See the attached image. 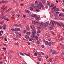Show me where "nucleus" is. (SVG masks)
Instances as JSON below:
<instances>
[{
    "instance_id": "49",
    "label": "nucleus",
    "mask_w": 64,
    "mask_h": 64,
    "mask_svg": "<svg viewBox=\"0 0 64 64\" xmlns=\"http://www.w3.org/2000/svg\"><path fill=\"white\" fill-rule=\"evenodd\" d=\"M14 15H13L12 17V18L14 19Z\"/></svg>"
},
{
    "instance_id": "13",
    "label": "nucleus",
    "mask_w": 64,
    "mask_h": 64,
    "mask_svg": "<svg viewBox=\"0 0 64 64\" xmlns=\"http://www.w3.org/2000/svg\"><path fill=\"white\" fill-rule=\"evenodd\" d=\"M14 56H10V59H14Z\"/></svg>"
},
{
    "instance_id": "29",
    "label": "nucleus",
    "mask_w": 64,
    "mask_h": 64,
    "mask_svg": "<svg viewBox=\"0 0 64 64\" xmlns=\"http://www.w3.org/2000/svg\"><path fill=\"white\" fill-rule=\"evenodd\" d=\"M16 17L17 18H18V17H19L20 16V15L19 14H17L16 16Z\"/></svg>"
},
{
    "instance_id": "28",
    "label": "nucleus",
    "mask_w": 64,
    "mask_h": 64,
    "mask_svg": "<svg viewBox=\"0 0 64 64\" xmlns=\"http://www.w3.org/2000/svg\"><path fill=\"white\" fill-rule=\"evenodd\" d=\"M42 2L43 4H44L45 3V1L44 0H42Z\"/></svg>"
},
{
    "instance_id": "39",
    "label": "nucleus",
    "mask_w": 64,
    "mask_h": 64,
    "mask_svg": "<svg viewBox=\"0 0 64 64\" xmlns=\"http://www.w3.org/2000/svg\"><path fill=\"white\" fill-rule=\"evenodd\" d=\"M64 55V53H62V54H61V56H62V57H63V56Z\"/></svg>"
},
{
    "instance_id": "23",
    "label": "nucleus",
    "mask_w": 64,
    "mask_h": 64,
    "mask_svg": "<svg viewBox=\"0 0 64 64\" xmlns=\"http://www.w3.org/2000/svg\"><path fill=\"white\" fill-rule=\"evenodd\" d=\"M40 11V10H39V9H38V8H36V12H39Z\"/></svg>"
},
{
    "instance_id": "38",
    "label": "nucleus",
    "mask_w": 64,
    "mask_h": 64,
    "mask_svg": "<svg viewBox=\"0 0 64 64\" xmlns=\"http://www.w3.org/2000/svg\"><path fill=\"white\" fill-rule=\"evenodd\" d=\"M55 10L56 11H59V8H56V10Z\"/></svg>"
},
{
    "instance_id": "19",
    "label": "nucleus",
    "mask_w": 64,
    "mask_h": 64,
    "mask_svg": "<svg viewBox=\"0 0 64 64\" xmlns=\"http://www.w3.org/2000/svg\"><path fill=\"white\" fill-rule=\"evenodd\" d=\"M14 26L16 27H19V25L16 24H14Z\"/></svg>"
},
{
    "instance_id": "46",
    "label": "nucleus",
    "mask_w": 64,
    "mask_h": 64,
    "mask_svg": "<svg viewBox=\"0 0 64 64\" xmlns=\"http://www.w3.org/2000/svg\"><path fill=\"white\" fill-rule=\"evenodd\" d=\"M4 24V22H0V24L2 25Z\"/></svg>"
},
{
    "instance_id": "14",
    "label": "nucleus",
    "mask_w": 64,
    "mask_h": 64,
    "mask_svg": "<svg viewBox=\"0 0 64 64\" xmlns=\"http://www.w3.org/2000/svg\"><path fill=\"white\" fill-rule=\"evenodd\" d=\"M47 4L48 6H50V2H49V1H48V2H47Z\"/></svg>"
},
{
    "instance_id": "42",
    "label": "nucleus",
    "mask_w": 64,
    "mask_h": 64,
    "mask_svg": "<svg viewBox=\"0 0 64 64\" xmlns=\"http://www.w3.org/2000/svg\"><path fill=\"white\" fill-rule=\"evenodd\" d=\"M53 51L54 50H50V53H52V52H53Z\"/></svg>"
},
{
    "instance_id": "10",
    "label": "nucleus",
    "mask_w": 64,
    "mask_h": 64,
    "mask_svg": "<svg viewBox=\"0 0 64 64\" xmlns=\"http://www.w3.org/2000/svg\"><path fill=\"white\" fill-rule=\"evenodd\" d=\"M52 44V43H51V42H49V44H48V46H51V45Z\"/></svg>"
},
{
    "instance_id": "33",
    "label": "nucleus",
    "mask_w": 64,
    "mask_h": 64,
    "mask_svg": "<svg viewBox=\"0 0 64 64\" xmlns=\"http://www.w3.org/2000/svg\"><path fill=\"white\" fill-rule=\"evenodd\" d=\"M46 45H48V44H49V42H48V41L46 42Z\"/></svg>"
},
{
    "instance_id": "47",
    "label": "nucleus",
    "mask_w": 64,
    "mask_h": 64,
    "mask_svg": "<svg viewBox=\"0 0 64 64\" xmlns=\"http://www.w3.org/2000/svg\"><path fill=\"white\" fill-rule=\"evenodd\" d=\"M5 1H1L0 2H1L2 3H4Z\"/></svg>"
},
{
    "instance_id": "1",
    "label": "nucleus",
    "mask_w": 64,
    "mask_h": 64,
    "mask_svg": "<svg viewBox=\"0 0 64 64\" xmlns=\"http://www.w3.org/2000/svg\"><path fill=\"white\" fill-rule=\"evenodd\" d=\"M51 22L53 24L52 26H53V27L54 26V25H56V24H57V25L59 26H60L64 27V25L63 24H60L59 22H57V23H56V22L55 21H51Z\"/></svg>"
},
{
    "instance_id": "51",
    "label": "nucleus",
    "mask_w": 64,
    "mask_h": 64,
    "mask_svg": "<svg viewBox=\"0 0 64 64\" xmlns=\"http://www.w3.org/2000/svg\"><path fill=\"white\" fill-rule=\"evenodd\" d=\"M39 18L38 17H36V20H38L39 19Z\"/></svg>"
},
{
    "instance_id": "20",
    "label": "nucleus",
    "mask_w": 64,
    "mask_h": 64,
    "mask_svg": "<svg viewBox=\"0 0 64 64\" xmlns=\"http://www.w3.org/2000/svg\"><path fill=\"white\" fill-rule=\"evenodd\" d=\"M15 45L16 46H19V43L18 42H17V43H15Z\"/></svg>"
},
{
    "instance_id": "22",
    "label": "nucleus",
    "mask_w": 64,
    "mask_h": 64,
    "mask_svg": "<svg viewBox=\"0 0 64 64\" xmlns=\"http://www.w3.org/2000/svg\"><path fill=\"white\" fill-rule=\"evenodd\" d=\"M31 6L32 7V8H35V7H34V4H31Z\"/></svg>"
},
{
    "instance_id": "45",
    "label": "nucleus",
    "mask_w": 64,
    "mask_h": 64,
    "mask_svg": "<svg viewBox=\"0 0 64 64\" xmlns=\"http://www.w3.org/2000/svg\"><path fill=\"white\" fill-rule=\"evenodd\" d=\"M62 49H64V46H62Z\"/></svg>"
},
{
    "instance_id": "12",
    "label": "nucleus",
    "mask_w": 64,
    "mask_h": 64,
    "mask_svg": "<svg viewBox=\"0 0 64 64\" xmlns=\"http://www.w3.org/2000/svg\"><path fill=\"white\" fill-rule=\"evenodd\" d=\"M33 38H30V39H29V41L30 42H32V41H33Z\"/></svg>"
},
{
    "instance_id": "18",
    "label": "nucleus",
    "mask_w": 64,
    "mask_h": 64,
    "mask_svg": "<svg viewBox=\"0 0 64 64\" xmlns=\"http://www.w3.org/2000/svg\"><path fill=\"white\" fill-rule=\"evenodd\" d=\"M42 28V27L40 26V27H38V30H41Z\"/></svg>"
},
{
    "instance_id": "24",
    "label": "nucleus",
    "mask_w": 64,
    "mask_h": 64,
    "mask_svg": "<svg viewBox=\"0 0 64 64\" xmlns=\"http://www.w3.org/2000/svg\"><path fill=\"white\" fill-rule=\"evenodd\" d=\"M25 12H26L27 13H30L29 11L28 10H25Z\"/></svg>"
},
{
    "instance_id": "57",
    "label": "nucleus",
    "mask_w": 64,
    "mask_h": 64,
    "mask_svg": "<svg viewBox=\"0 0 64 64\" xmlns=\"http://www.w3.org/2000/svg\"><path fill=\"white\" fill-rule=\"evenodd\" d=\"M38 60H39L40 61H41V58H38Z\"/></svg>"
},
{
    "instance_id": "4",
    "label": "nucleus",
    "mask_w": 64,
    "mask_h": 64,
    "mask_svg": "<svg viewBox=\"0 0 64 64\" xmlns=\"http://www.w3.org/2000/svg\"><path fill=\"white\" fill-rule=\"evenodd\" d=\"M39 5L40 6H41L42 8H44V6H43V4H42V3L41 2H40L39 3Z\"/></svg>"
},
{
    "instance_id": "52",
    "label": "nucleus",
    "mask_w": 64,
    "mask_h": 64,
    "mask_svg": "<svg viewBox=\"0 0 64 64\" xmlns=\"http://www.w3.org/2000/svg\"><path fill=\"white\" fill-rule=\"evenodd\" d=\"M36 40H38V36H36Z\"/></svg>"
},
{
    "instance_id": "11",
    "label": "nucleus",
    "mask_w": 64,
    "mask_h": 64,
    "mask_svg": "<svg viewBox=\"0 0 64 64\" xmlns=\"http://www.w3.org/2000/svg\"><path fill=\"white\" fill-rule=\"evenodd\" d=\"M31 16L32 17H36V14H33L32 15H31Z\"/></svg>"
},
{
    "instance_id": "7",
    "label": "nucleus",
    "mask_w": 64,
    "mask_h": 64,
    "mask_svg": "<svg viewBox=\"0 0 64 64\" xmlns=\"http://www.w3.org/2000/svg\"><path fill=\"white\" fill-rule=\"evenodd\" d=\"M26 34L28 36H30L31 34V33L30 32H28L26 33Z\"/></svg>"
},
{
    "instance_id": "60",
    "label": "nucleus",
    "mask_w": 64,
    "mask_h": 64,
    "mask_svg": "<svg viewBox=\"0 0 64 64\" xmlns=\"http://www.w3.org/2000/svg\"><path fill=\"white\" fill-rule=\"evenodd\" d=\"M37 44H39L40 42H39V41H38V42H37Z\"/></svg>"
},
{
    "instance_id": "3",
    "label": "nucleus",
    "mask_w": 64,
    "mask_h": 64,
    "mask_svg": "<svg viewBox=\"0 0 64 64\" xmlns=\"http://www.w3.org/2000/svg\"><path fill=\"white\" fill-rule=\"evenodd\" d=\"M41 26H42L44 28H46V27L48 26V24L45 23Z\"/></svg>"
},
{
    "instance_id": "27",
    "label": "nucleus",
    "mask_w": 64,
    "mask_h": 64,
    "mask_svg": "<svg viewBox=\"0 0 64 64\" xmlns=\"http://www.w3.org/2000/svg\"><path fill=\"white\" fill-rule=\"evenodd\" d=\"M31 29H33L34 28V26H30Z\"/></svg>"
},
{
    "instance_id": "55",
    "label": "nucleus",
    "mask_w": 64,
    "mask_h": 64,
    "mask_svg": "<svg viewBox=\"0 0 64 64\" xmlns=\"http://www.w3.org/2000/svg\"><path fill=\"white\" fill-rule=\"evenodd\" d=\"M34 23H35L36 24H37L38 23V22H34Z\"/></svg>"
},
{
    "instance_id": "36",
    "label": "nucleus",
    "mask_w": 64,
    "mask_h": 64,
    "mask_svg": "<svg viewBox=\"0 0 64 64\" xmlns=\"http://www.w3.org/2000/svg\"><path fill=\"white\" fill-rule=\"evenodd\" d=\"M37 32H38V33L40 34V32H41L40 31V30H38V31Z\"/></svg>"
},
{
    "instance_id": "64",
    "label": "nucleus",
    "mask_w": 64,
    "mask_h": 64,
    "mask_svg": "<svg viewBox=\"0 0 64 64\" xmlns=\"http://www.w3.org/2000/svg\"><path fill=\"white\" fill-rule=\"evenodd\" d=\"M59 16H60L62 17V14H59Z\"/></svg>"
},
{
    "instance_id": "62",
    "label": "nucleus",
    "mask_w": 64,
    "mask_h": 64,
    "mask_svg": "<svg viewBox=\"0 0 64 64\" xmlns=\"http://www.w3.org/2000/svg\"><path fill=\"white\" fill-rule=\"evenodd\" d=\"M52 61L50 60H48V62H51Z\"/></svg>"
},
{
    "instance_id": "15",
    "label": "nucleus",
    "mask_w": 64,
    "mask_h": 64,
    "mask_svg": "<svg viewBox=\"0 0 64 64\" xmlns=\"http://www.w3.org/2000/svg\"><path fill=\"white\" fill-rule=\"evenodd\" d=\"M56 54V51L55 50L53 51V53H52V54Z\"/></svg>"
},
{
    "instance_id": "50",
    "label": "nucleus",
    "mask_w": 64,
    "mask_h": 64,
    "mask_svg": "<svg viewBox=\"0 0 64 64\" xmlns=\"http://www.w3.org/2000/svg\"><path fill=\"white\" fill-rule=\"evenodd\" d=\"M27 32V31L26 30H24V33H26V32Z\"/></svg>"
},
{
    "instance_id": "43",
    "label": "nucleus",
    "mask_w": 64,
    "mask_h": 64,
    "mask_svg": "<svg viewBox=\"0 0 64 64\" xmlns=\"http://www.w3.org/2000/svg\"><path fill=\"white\" fill-rule=\"evenodd\" d=\"M54 29V28L52 27H50V30H53Z\"/></svg>"
},
{
    "instance_id": "2",
    "label": "nucleus",
    "mask_w": 64,
    "mask_h": 64,
    "mask_svg": "<svg viewBox=\"0 0 64 64\" xmlns=\"http://www.w3.org/2000/svg\"><path fill=\"white\" fill-rule=\"evenodd\" d=\"M32 34L33 35L36 34V30H32Z\"/></svg>"
},
{
    "instance_id": "37",
    "label": "nucleus",
    "mask_w": 64,
    "mask_h": 64,
    "mask_svg": "<svg viewBox=\"0 0 64 64\" xmlns=\"http://www.w3.org/2000/svg\"><path fill=\"white\" fill-rule=\"evenodd\" d=\"M5 5H4V6L1 8V9L2 10L4 8H5Z\"/></svg>"
},
{
    "instance_id": "40",
    "label": "nucleus",
    "mask_w": 64,
    "mask_h": 64,
    "mask_svg": "<svg viewBox=\"0 0 64 64\" xmlns=\"http://www.w3.org/2000/svg\"><path fill=\"white\" fill-rule=\"evenodd\" d=\"M57 8V7L56 6H55L54 8H52V10H53L54 9H55Z\"/></svg>"
},
{
    "instance_id": "30",
    "label": "nucleus",
    "mask_w": 64,
    "mask_h": 64,
    "mask_svg": "<svg viewBox=\"0 0 64 64\" xmlns=\"http://www.w3.org/2000/svg\"><path fill=\"white\" fill-rule=\"evenodd\" d=\"M58 58H55V59L54 60V61L56 62V61H58Z\"/></svg>"
},
{
    "instance_id": "63",
    "label": "nucleus",
    "mask_w": 64,
    "mask_h": 64,
    "mask_svg": "<svg viewBox=\"0 0 64 64\" xmlns=\"http://www.w3.org/2000/svg\"><path fill=\"white\" fill-rule=\"evenodd\" d=\"M2 26H0V29H2Z\"/></svg>"
},
{
    "instance_id": "26",
    "label": "nucleus",
    "mask_w": 64,
    "mask_h": 64,
    "mask_svg": "<svg viewBox=\"0 0 64 64\" xmlns=\"http://www.w3.org/2000/svg\"><path fill=\"white\" fill-rule=\"evenodd\" d=\"M20 54L21 55L23 56H24L25 55L24 54H23L22 53H20Z\"/></svg>"
},
{
    "instance_id": "54",
    "label": "nucleus",
    "mask_w": 64,
    "mask_h": 64,
    "mask_svg": "<svg viewBox=\"0 0 64 64\" xmlns=\"http://www.w3.org/2000/svg\"><path fill=\"white\" fill-rule=\"evenodd\" d=\"M11 30H12L13 31L15 32V31L14 30V29H11Z\"/></svg>"
},
{
    "instance_id": "61",
    "label": "nucleus",
    "mask_w": 64,
    "mask_h": 64,
    "mask_svg": "<svg viewBox=\"0 0 64 64\" xmlns=\"http://www.w3.org/2000/svg\"><path fill=\"white\" fill-rule=\"evenodd\" d=\"M51 40V39L50 38H49V39H48V41H50Z\"/></svg>"
},
{
    "instance_id": "21",
    "label": "nucleus",
    "mask_w": 64,
    "mask_h": 64,
    "mask_svg": "<svg viewBox=\"0 0 64 64\" xmlns=\"http://www.w3.org/2000/svg\"><path fill=\"white\" fill-rule=\"evenodd\" d=\"M46 36L48 37H50V34H48V33L46 34Z\"/></svg>"
},
{
    "instance_id": "34",
    "label": "nucleus",
    "mask_w": 64,
    "mask_h": 64,
    "mask_svg": "<svg viewBox=\"0 0 64 64\" xmlns=\"http://www.w3.org/2000/svg\"><path fill=\"white\" fill-rule=\"evenodd\" d=\"M26 29H27V30H29L30 29V28H29V26H27L26 27Z\"/></svg>"
},
{
    "instance_id": "59",
    "label": "nucleus",
    "mask_w": 64,
    "mask_h": 64,
    "mask_svg": "<svg viewBox=\"0 0 64 64\" xmlns=\"http://www.w3.org/2000/svg\"><path fill=\"white\" fill-rule=\"evenodd\" d=\"M35 3H36V4H38V1H35Z\"/></svg>"
},
{
    "instance_id": "48",
    "label": "nucleus",
    "mask_w": 64,
    "mask_h": 64,
    "mask_svg": "<svg viewBox=\"0 0 64 64\" xmlns=\"http://www.w3.org/2000/svg\"><path fill=\"white\" fill-rule=\"evenodd\" d=\"M4 3H5L6 4H7V3H8V1H5Z\"/></svg>"
},
{
    "instance_id": "25",
    "label": "nucleus",
    "mask_w": 64,
    "mask_h": 64,
    "mask_svg": "<svg viewBox=\"0 0 64 64\" xmlns=\"http://www.w3.org/2000/svg\"><path fill=\"white\" fill-rule=\"evenodd\" d=\"M12 8H10L9 9H8V10H7V12H9V11H10L11 10H12Z\"/></svg>"
},
{
    "instance_id": "6",
    "label": "nucleus",
    "mask_w": 64,
    "mask_h": 64,
    "mask_svg": "<svg viewBox=\"0 0 64 64\" xmlns=\"http://www.w3.org/2000/svg\"><path fill=\"white\" fill-rule=\"evenodd\" d=\"M7 26V25H6L5 24L4 25V26H2V28L4 27V28H3V29H4V30H5L6 29V26Z\"/></svg>"
},
{
    "instance_id": "44",
    "label": "nucleus",
    "mask_w": 64,
    "mask_h": 64,
    "mask_svg": "<svg viewBox=\"0 0 64 64\" xmlns=\"http://www.w3.org/2000/svg\"><path fill=\"white\" fill-rule=\"evenodd\" d=\"M17 29H18V28H16L14 29L16 32L17 31Z\"/></svg>"
},
{
    "instance_id": "16",
    "label": "nucleus",
    "mask_w": 64,
    "mask_h": 64,
    "mask_svg": "<svg viewBox=\"0 0 64 64\" xmlns=\"http://www.w3.org/2000/svg\"><path fill=\"white\" fill-rule=\"evenodd\" d=\"M31 37L32 38H35V35H32V36H31Z\"/></svg>"
},
{
    "instance_id": "8",
    "label": "nucleus",
    "mask_w": 64,
    "mask_h": 64,
    "mask_svg": "<svg viewBox=\"0 0 64 64\" xmlns=\"http://www.w3.org/2000/svg\"><path fill=\"white\" fill-rule=\"evenodd\" d=\"M37 6L38 7V8H39V9H41V7L39 5H37Z\"/></svg>"
},
{
    "instance_id": "32",
    "label": "nucleus",
    "mask_w": 64,
    "mask_h": 64,
    "mask_svg": "<svg viewBox=\"0 0 64 64\" xmlns=\"http://www.w3.org/2000/svg\"><path fill=\"white\" fill-rule=\"evenodd\" d=\"M34 55L35 56H37V53L36 52H35V54H34Z\"/></svg>"
},
{
    "instance_id": "35",
    "label": "nucleus",
    "mask_w": 64,
    "mask_h": 64,
    "mask_svg": "<svg viewBox=\"0 0 64 64\" xmlns=\"http://www.w3.org/2000/svg\"><path fill=\"white\" fill-rule=\"evenodd\" d=\"M30 10H31V11L33 10V9L32 8V7H30Z\"/></svg>"
},
{
    "instance_id": "9",
    "label": "nucleus",
    "mask_w": 64,
    "mask_h": 64,
    "mask_svg": "<svg viewBox=\"0 0 64 64\" xmlns=\"http://www.w3.org/2000/svg\"><path fill=\"white\" fill-rule=\"evenodd\" d=\"M25 38H26L28 39L29 38V36H25Z\"/></svg>"
},
{
    "instance_id": "53",
    "label": "nucleus",
    "mask_w": 64,
    "mask_h": 64,
    "mask_svg": "<svg viewBox=\"0 0 64 64\" xmlns=\"http://www.w3.org/2000/svg\"><path fill=\"white\" fill-rule=\"evenodd\" d=\"M23 16L24 17V18H26V15H23Z\"/></svg>"
},
{
    "instance_id": "5",
    "label": "nucleus",
    "mask_w": 64,
    "mask_h": 64,
    "mask_svg": "<svg viewBox=\"0 0 64 64\" xmlns=\"http://www.w3.org/2000/svg\"><path fill=\"white\" fill-rule=\"evenodd\" d=\"M50 6V7L52 8L54 6V5L53 4H50V5L48 6Z\"/></svg>"
},
{
    "instance_id": "58",
    "label": "nucleus",
    "mask_w": 64,
    "mask_h": 64,
    "mask_svg": "<svg viewBox=\"0 0 64 64\" xmlns=\"http://www.w3.org/2000/svg\"><path fill=\"white\" fill-rule=\"evenodd\" d=\"M63 40V38H62V39H59V40L60 41H62V40Z\"/></svg>"
},
{
    "instance_id": "41",
    "label": "nucleus",
    "mask_w": 64,
    "mask_h": 64,
    "mask_svg": "<svg viewBox=\"0 0 64 64\" xmlns=\"http://www.w3.org/2000/svg\"><path fill=\"white\" fill-rule=\"evenodd\" d=\"M17 30H18V31H19V32L20 31V29L19 28H17Z\"/></svg>"
},
{
    "instance_id": "31",
    "label": "nucleus",
    "mask_w": 64,
    "mask_h": 64,
    "mask_svg": "<svg viewBox=\"0 0 64 64\" xmlns=\"http://www.w3.org/2000/svg\"><path fill=\"white\" fill-rule=\"evenodd\" d=\"M44 24V23L43 22H42L41 23H40V26H42Z\"/></svg>"
},
{
    "instance_id": "17",
    "label": "nucleus",
    "mask_w": 64,
    "mask_h": 64,
    "mask_svg": "<svg viewBox=\"0 0 64 64\" xmlns=\"http://www.w3.org/2000/svg\"><path fill=\"white\" fill-rule=\"evenodd\" d=\"M41 47L42 48H45V46L44 45H42L41 46Z\"/></svg>"
},
{
    "instance_id": "56",
    "label": "nucleus",
    "mask_w": 64,
    "mask_h": 64,
    "mask_svg": "<svg viewBox=\"0 0 64 64\" xmlns=\"http://www.w3.org/2000/svg\"><path fill=\"white\" fill-rule=\"evenodd\" d=\"M16 34L17 35H18V32H15Z\"/></svg>"
}]
</instances>
